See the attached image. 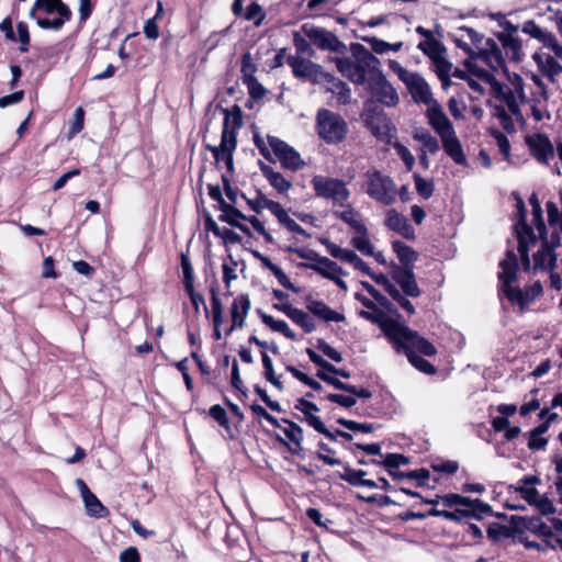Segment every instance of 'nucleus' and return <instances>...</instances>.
<instances>
[{"label": "nucleus", "mask_w": 562, "mask_h": 562, "mask_svg": "<svg viewBox=\"0 0 562 562\" xmlns=\"http://www.w3.org/2000/svg\"><path fill=\"white\" fill-rule=\"evenodd\" d=\"M499 293L506 296L512 304L519 305L520 310L524 311L533 301L535 296L541 292V286L537 285L536 291L533 289L522 291L520 288L514 286L517 280L518 260L513 250L506 252V258L499 262Z\"/></svg>", "instance_id": "1"}, {"label": "nucleus", "mask_w": 562, "mask_h": 562, "mask_svg": "<svg viewBox=\"0 0 562 562\" xmlns=\"http://www.w3.org/2000/svg\"><path fill=\"white\" fill-rule=\"evenodd\" d=\"M224 114L221 144L218 146L207 145L206 148L216 161H224L227 171L233 172V154L237 146L236 130L243 125V113L238 105H234L232 111L224 110Z\"/></svg>", "instance_id": "2"}, {"label": "nucleus", "mask_w": 562, "mask_h": 562, "mask_svg": "<svg viewBox=\"0 0 562 562\" xmlns=\"http://www.w3.org/2000/svg\"><path fill=\"white\" fill-rule=\"evenodd\" d=\"M517 209L518 221L514 226V231L518 239V252L520 254L524 265L528 267L530 263L529 247L535 245L538 238L542 240V245H549V247H552V250L554 251V249L561 244V237L557 232H553L550 238L547 237V234L542 237L538 233L537 236L532 227L529 226L526 222V207L521 199H517Z\"/></svg>", "instance_id": "3"}, {"label": "nucleus", "mask_w": 562, "mask_h": 562, "mask_svg": "<svg viewBox=\"0 0 562 562\" xmlns=\"http://www.w3.org/2000/svg\"><path fill=\"white\" fill-rule=\"evenodd\" d=\"M29 16L43 30L60 31L72 13L63 0H35Z\"/></svg>", "instance_id": "4"}, {"label": "nucleus", "mask_w": 562, "mask_h": 562, "mask_svg": "<svg viewBox=\"0 0 562 562\" xmlns=\"http://www.w3.org/2000/svg\"><path fill=\"white\" fill-rule=\"evenodd\" d=\"M316 132L329 145L341 143L348 133V125L340 114L319 109L316 114Z\"/></svg>", "instance_id": "5"}, {"label": "nucleus", "mask_w": 562, "mask_h": 562, "mask_svg": "<svg viewBox=\"0 0 562 562\" xmlns=\"http://www.w3.org/2000/svg\"><path fill=\"white\" fill-rule=\"evenodd\" d=\"M364 192L373 200L384 205H391L396 201V186L391 177L372 169L364 175Z\"/></svg>", "instance_id": "6"}, {"label": "nucleus", "mask_w": 562, "mask_h": 562, "mask_svg": "<svg viewBox=\"0 0 562 562\" xmlns=\"http://www.w3.org/2000/svg\"><path fill=\"white\" fill-rule=\"evenodd\" d=\"M311 184L318 198L331 201L334 204L345 206L350 198L347 184L340 179L316 175L312 178Z\"/></svg>", "instance_id": "7"}, {"label": "nucleus", "mask_w": 562, "mask_h": 562, "mask_svg": "<svg viewBox=\"0 0 562 562\" xmlns=\"http://www.w3.org/2000/svg\"><path fill=\"white\" fill-rule=\"evenodd\" d=\"M393 345L397 350H404L407 356L411 352L418 351L424 356L431 357L437 352L435 346L430 341L405 325H402L393 340Z\"/></svg>", "instance_id": "8"}, {"label": "nucleus", "mask_w": 562, "mask_h": 562, "mask_svg": "<svg viewBox=\"0 0 562 562\" xmlns=\"http://www.w3.org/2000/svg\"><path fill=\"white\" fill-rule=\"evenodd\" d=\"M286 64L295 78L314 85L324 82L325 78H331V74L326 72L321 65L299 55L288 56Z\"/></svg>", "instance_id": "9"}, {"label": "nucleus", "mask_w": 562, "mask_h": 562, "mask_svg": "<svg viewBox=\"0 0 562 562\" xmlns=\"http://www.w3.org/2000/svg\"><path fill=\"white\" fill-rule=\"evenodd\" d=\"M268 144L283 168L297 171L305 166L301 155L282 139L276 136H268Z\"/></svg>", "instance_id": "10"}, {"label": "nucleus", "mask_w": 562, "mask_h": 562, "mask_svg": "<svg viewBox=\"0 0 562 562\" xmlns=\"http://www.w3.org/2000/svg\"><path fill=\"white\" fill-rule=\"evenodd\" d=\"M302 32L319 49L340 52L345 47L334 33L323 27L305 23L302 26Z\"/></svg>", "instance_id": "11"}, {"label": "nucleus", "mask_w": 562, "mask_h": 562, "mask_svg": "<svg viewBox=\"0 0 562 562\" xmlns=\"http://www.w3.org/2000/svg\"><path fill=\"white\" fill-rule=\"evenodd\" d=\"M369 89L376 101L386 106H395L400 102L395 88L386 80L382 72L369 78Z\"/></svg>", "instance_id": "12"}, {"label": "nucleus", "mask_w": 562, "mask_h": 562, "mask_svg": "<svg viewBox=\"0 0 562 562\" xmlns=\"http://www.w3.org/2000/svg\"><path fill=\"white\" fill-rule=\"evenodd\" d=\"M513 89H499L497 99H499L507 108L509 113L518 121H522V114L517 98L525 101L524 80L520 76L515 75L512 80Z\"/></svg>", "instance_id": "13"}, {"label": "nucleus", "mask_w": 562, "mask_h": 562, "mask_svg": "<svg viewBox=\"0 0 562 562\" xmlns=\"http://www.w3.org/2000/svg\"><path fill=\"white\" fill-rule=\"evenodd\" d=\"M353 60L358 67V70L364 77V81H369L371 76L381 74L380 60L363 45L357 43L352 45Z\"/></svg>", "instance_id": "14"}, {"label": "nucleus", "mask_w": 562, "mask_h": 562, "mask_svg": "<svg viewBox=\"0 0 562 562\" xmlns=\"http://www.w3.org/2000/svg\"><path fill=\"white\" fill-rule=\"evenodd\" d=\"M446 507L460 506L462 510H470L474 518L481 519L483 515L491 512V506L480 499H471L459 494H447L441 497Z\"/></svg>", "instance_id": "15"}, {"label": "nucleus", "mask_w": 562, "mask_h": 562, "mask_svg": "<svg viewBox=\"0 0 562 562\" xmlns=\"http://www.w3.org/2000/svg\"><path fill=\"white\" fill-rule=\"evenodd\" d=\"M531 155L538 162L548 165L554 157V147L548 136L544 134H533L526 137Z\"/></svg>", "instance_id": "16"}, {"label": "nucleus", "mask_w": 562, "mask_h": 562, "mask_svg": "<svg viewBox=\"0 0 562 562\" xmlns=\"http://www.w3.org/2000/svg\"><path fill=\"white\" fill-rule=\"evenodd\" d=\"M358 314L361 318L379 325L384 335L392 342L403 325L396 322L395 319L389 317L384 312L380 311L378 307L375 311L371 312L362 310Z\"/></svg>", "instance_id": "17"}, {"label": "nucleus", "mask_w": 562, "mask_h": 562, "mask_svg": "<svg viewBox=\"0 0 562 562\" xmlns=\"http://www.w3.org/2000/svg\"><path fill=\"white\" fill-rule=\"evenodd\" d=\"M425 115L428 124L439 137L454 131L452 122L438 101L427 108Z\"/></svg>", "instance_id": "18"}, {"label": "nucleus", "mask_w": 562, "mask_h": 562, "mask_svg": "<svg viewBox=\"0 0 562 562\" xmlns=\"http://www.w3.org/2000/svg\"><path fill=\"white\" fill-rule=\"evenodd\" d=\"M405 85L415 102L423 103L427 105V108L432 103L437 102V100L432 98L429 85L419 74L415 72L405 82Z\"/></svg>", "instance_id": "19"}, {"label": "nucleus", "mask_w": 562, "mask_h": 562, "mask_svg": "<svg viewBox=\"0 0 562 562\" xmlns=\"http://www.w3.org/2000/svg\"><path fill=\"white\" fill-rule=\"evenodd\" d=\"M300 268L311 269L322 277L333 280L336 279L337 276H346L347 273L344 271L341 267H339L335 261L330 260L327 257L319 256L316 262L313 263H300Z\"/></svg>", "instance_id": "20"}, {"label": "nucleus", "mask_w": 562, "mask_h": 562, "mask_svg": "<svg viewBox=\"0 0 562 562\" xmlns=\"http://www.w3.org/2000/svg\"><path fill=\"white\" fill-rule=\"evenodd\" d=\"M439 138L441 140L445 153L453 160V162L460 166H465L467 157L456 131L442 135Z\"/></svg>", "instance_id": "21"}, {"label": "nucleus", "mask_w": 562, "mask_h": 562, "mask_svg": "<svg viewBox=\"0 0 562 562\" xmlns=\"http://www.w3.org/2000/svg\"><path fill=\"white\" fill-rule=\"evenodd\" d=\"M274 308L284 313L292 322L299 325L305 333H313L316 328L314 319L304 311L290 304L274 305Z\"/></svg>", "instance_id": "22"}, {"label": "nucleus", "mask_w": 562, "mask_h": 562, "mask_svg": "<svg viewBox=\"0 0 562 562\" xmlns=\"http://www.w3.org/2000/svg\"><path fill=\"white\" fill-rule=\"evenodd\" d=\"M393 279L407 296L417 297L420 295V290L415 280L413 267L396 269L393 273Z\"/></svg>", "instance_id": "23"}, {"label": "nucleus", "mask_w": 562, "mask_h": 562, "mask_svg": "<svg viewBox=\"0 0 562 562\" xmlns=\"http://www.w3.org/2000/svg\"><path fill=\"white\" fill-rule=\"evenodd\" d=\"M479 54L493 70H498L505 65L502 49L493 38L484 41Z\"/></svg>", "instance_id": "24"}, {"label": "nucleus", "mask_w": 562, "mask_h": 562, "mask_svg": "<svg viewBox=\"0 0 562 562\" xmlns=\"http://www.w3.org/2000/svg\"><path fill=\"white\" fill-rule=\"evenodd\" d=\"M306 307L316 317L324 322L340 323L345 321V315L331 310L325 302L306 297Z\"/></svg>", "instance_id": "25"}, {"label": "nucleus", "mask_w": 562, "mask_h": 562, "mask_svg": "<svg viewBox=\"0 0 562 562\" xmlns=\"http://www.w3.org/2000/svg\"><path fill=\"white\" fill-rule=\"evenodd\" d=\"M385 225L402 235L404 238L412 239L415 237V231L409 224L408 220L396 212L395 210H389L386 213Z\"/></svg>", "instance_id": "26"}, {"label": "nucleus", "mask_w": 562, "mask_h": 562, "mask_svg": "<svg viewBox=\"0 0 562 562\" xmlns=\"http://www.w3.org/2000/svg\"><path fill=\"white\" fill-rule=\"evenodd\" d=\"M250 310V300L248 295L240 294L233 301L231 307V316H232V327L228 330V334L234 330V328H241L244 326L245 319Z\"/></svg>", "instance_id": "27"}, {"label": "nucleus", "mask_w": 562, "mask_h": 562, "mask_svg": "<svg viewBox=\"0 0 562 562\" xmlns=\"http://www.w3.org/2000/svg\"><path fill=\"white\" fill-rule=\"evenodd\" d=\"M294 408L304 415L303 420H305L315 430L323 429V422L321 417L316 415V413L319 412V408L316 404L305 398H299L294 404Z\"/></svg>", "instance_id": "28"}, {"label": "nucleus", "mask_w": 562, "mask_h": 562, "mask_svg": "<svg viewBox=\"0 0 562 562\" xmlns=\"http://www.w3.org/2000/svg\"><path fill=\"white\" fill-rule=\"evenodd\" d=\"M496 36L507 58L516 63L522 60L525 54L519 37H512L510 34H497Z\"/></svg>", "instance_id": "29"}, {"label": "nucleus", "mask_w": 562, "mask_h": 562, "mask_svg": "<svg viewBox=\"0 0 562 562\" xmlns=\"http://www.w3.org/2000/svg\"><path fill=\"white\" fill-rule=\"evenodd\" d=\"M334 215L348 224L356 233L360 235L368 233L361 214L351 205L347 204L344 211H334Z\"/></svg>", "instance_id": "30"}, {"label": "nucleus", "mask_w": 562, "mask_h": 562, "mask_svg": "<svg viewBox=\"0 0 562 562\" xmlns=\"http://www.w3.org/2000/svg\"><path fill=\"white\" fill-rule=\"evenodd\" d=\"M260 170L263 177L268 180L270 186L276 189L280 194H285L291 189L292 183L284 178L282 173L276 171L269 165L260 162Z\"/></svg>", "instance_id": "31"}, {"label": "nucleus", "mask_w": 562, "mask_h": 562, "mask_svg": "<svg viewBox=\"0 0 562 562\" xmlns=\"http://www.w3.org/2000/svg\"><path fill=\"white\" fill-rule=\"evenodd\" d=\"M334 61L336 64L338 71L342 76L348 78L351 82H353L356 85H362L366 82L364 77H362V75L358 70V67L353 59L348 58V57H346V58L336 57V58H334Z\"/></svg>", "instance_id": "32"}, {"label": "nucleus", "mask_w": 562, "mask_h": 562, "mask_svg": "<svg viewBox=\"0 0 562 562\" xmlns=\"http://www.w3.org/2000/svg\"><path fill=\"white\" fill-rule=\"evenodd\" d=\"M535 61L537 63L539 69L542 71L544 76H547L552 82L555 77L562 74V65L558 63L552 56L546 55H535Z\"/></svg>", "instance_id": "33"}, {"label": "nucleus", "mask_w": 562, "mask_h": 562, "mask_svg": "<svg viewBox=\"0 0 562 562\" xmlns=\"http://www.w3.org/2000/svg\"><path fill=\"white\" fill-rule=\"evenodd\" d=\"M413 138L422 144L420 149H425L431 155L437 154L440 149L439 140L424 127L415 128L413 132Z\"/></svg>", "instance_id": "34"}, {"label": "nucleus", "mask_w": 562, "mask_h": 562, "mask_svg": "<svg viewBox=\"0 0 562 562\" xmlns=\"http://www.w3.org/2000/svg\"><path fill=\"white\" fill-rule=\"evenodd\" d=\"M535 267L551 271L555 268L557 255L549 245H542L533 255Z\"/></svg>", "instance_id": "35"}, {"label": "nucleus", "mask_w": 562, "mask_h": 562, "mask_svg": "<svg viewBox=\"0 0 562 562\" xmlns=\"http://www.w3.org/2000/svg\"><path fill=\"white\" fill-rule=\"evenodd\" d=\"M392 247L397 255L398 260L404 266L403 268L413 267V263L417 260L418 255L412 247L401 240H394L392 243Z\"/></svg>", "instance_id": "36"}, {"label": "nucleus", "mask_w": 562, "mask_h": 562, "mask_svg": "<svg viewBox=\"0 0 562 562\" xmlns=\"http://www.w3.org/2000/svg\"><path fill=\"white\" fill-rule=\"evenodd\" d=\"M284 423L289 425V427L283 428L282 431L285 437L295 446V448H290L292 453H299L302 450V441H303V429L295 423L290 422L288 419H283Z\"/></svg>", "instance_id": "37"}, {"label": "nucleus", "mask_w": 562, "mask_h": 562, "mask_svg": "<svg viewBox=\"0 0 562 562\" xmlns=\"http://www.w3.org/2000/svg\"><path fill=\"white\" fill-rule=\"evenodd\" d=\"M525 528L530 532L550 540L553 537V531L540 517H530L525 520Z\"/></svg>", "instance_id": "38"}, {"label": "nucleus", "mask_w": 562, "mask_h": 562, "mask_svg": "<svg viewBox=\"0 0 562 562\" xmlns=\"http://www.w3.org/2000/svg\"><path fill=\"white\" fill-rule=\"evenodd\" d=\"M324 82L330 83V87H328L327 90L336 93L340 103L347 104L350 101L351 91L342 80L335 78L331 75V78H325Z\"/></svg>", "instance_id": "39"}, {"label": "nucleus", "mask_w": 562, "mask_h": 562, "mask_svg": "<svg viewBox=\"0 0 562 562\" xmlns=\"http://www.w3.org/2000/svg\"><path fill=\"white\" fill-rule=\"evenodd\" d=\"M261 319L263 324L269 326L272 330L283 334L286 338L291 340L296 339L295 333L289 327L286 322L281 319L277 321L271 315L265 313L261 314Z\"/></svg>", "instance_id": "40"}, {"label": "nucleus", "mask_w": 562, "mask_h": 562, "mask_svg": "<svg viewBox=\"0 0 562 562\" xmlns=\"http://www.w3.org/2000/svg\"><path fill=\"white\" fill-rule=\"evenodd\" d=\"M417 48L420 49L426 56H428L430 60L441 55H446L445 46L436 38H428L420 42L417 45Z\"/></svg>", "instance_id": "41"}, {"label": "nucleus", "mask_w": 562, "mask_h": 562, "mask_svg": "<svg viewBox=\"0 0 562 562\" xmlns=\"http://www.w3.org/2000/svg\"><path fill=\"white\" fill-rule=\"evenodd\" d=\"M529 203L531 205L532 222L538 233L543 237L546 235V224L542 217L543 212L538 196L535 193L529 198Z\"/></svg>", "instance_id": "42"}, {"label": "nucleus", "mask_w": 562, "mask_h": 562, "mask_svg": "<svg viewBox=\"0 0 562 562\" xmlns=\"http://www.w3.org/2000/svg\"><path fill=\"white\" fill-rule=\"evenodd\" d=\"M222 214L220 215V221L229 224L235 227L238 222L246 221L247 216L244 215L239 210L232 206L228 203H223V207H221Z\"/></svg>", "instance_id": "43"}, {"label": "nucleus", "mask_w": 562, "mask_h": 562, "mask_svg": "<svg viewBox=\"0 0 562 562\" xmlns=\"http://www.w3.org/2000/svg\"><path fill=\"white\" fill-rule=\"evenodd\" d=\"M428 516L442 517L450 521H462L463 519L473 517V515L470 514V510H462L461 508H457L453 512L432 508L428 512Z\"/></svg>", "instance_id": "44"}, {"label": "nucleus", "mask_w": 562, "mask_h": 562, "mask_svg": "<svg viewBox=\"0 0 562 562\" xmlns=\"http://www.w3.org/2000/svg\"><path fill=\"white\" fill-rule=\"evenodd\" d=\"M261 360L263 366V375L268 382H270L279 391L283 390V384L278 376L274 374L273 363L267 352H261Z\"/></svg>", "instance_id": "45"}, {"label": "nucleus", "mask_w": 562, "mask_h": 562, "mask_svg": "<svg viewBox=\"0 0 562 562\" xmlns=\"http://www.w3.org/2000/svg\"><path fill=\"white\" fill-rule=\"evenodd\" d=\"M85 506L89 515L102 518L108 515V509L102 505L99 498L93 494H89L83 498Z\"/></svg>", "instance_id": "46"}, {"label": "nucleus", "mask_w": 562, "mask_h": 562, "mask_svg": "<svg viewBox=\"0 0 562 562\" xmlns=\"http://www.w3.org/2000/svg\"><path fill=\"white\" fill-rule=\"evenodd\" d=\"M366 474L367 473L363 470H353L350 467L346 465L344 468V472L339 473V477L348 482L352 486H360V482L363 480V476Z\"/></svg>", "instance_id": "47"}, {"label": "nucleus", "mask_w": 562, "mask_h": 562, "mask_svg": "<svg viewBox=\"0 0 562 562\" xmlns=\"http://www.w3.org/2000/svg\"><path fill=\"white\" fill-rule=\"evenodd\" d=\"M369 43H370V45L372 47V50L374 53H376V54H384L387 50L397 52L403 46L402 42L390 44V43H387V42H385L383 40L376 38V37H373V38L369 40Z\"/></svg>", "instance_id": "48"}, {"label": "nucleus", "mask_w": 562, "mask_h": 562, "mask_svg": "<svg viewBox=\"0 0 562 562\" xmlns=\"http://www.w3.org/2000/svg\"><path fill=\"white\" fill-rule=\"evenodd\" d=\"M351 244L357 250H359L363 255H374V247L368 238V233L363 235L359 234V236L352 237Z\"/></svg>", "instance_id": "49"}, {"label": "nucleus", "mask_w": 562, "mask_h": 562, "mask_svg": "<svg viewBox=\"0 0 562 562\" xmlns=\"http://www.w3.org/2000/svg\"><path fill=\"white\" fill-rule=\"evenodd\" d=\"M409 362L418 369L420 372H424L426 374H435L436 368L426 359L423 357L416 355L415 352H411L407 356Z\"/></svg>", "instance_id": "50"}, {"label": "nucleus", "mask_w": 562, "mask_h": 562, "mask_svg": "<svg viewBox=\"0 0 562 562\" xmlns=\"http://www.w3.org/2000/svg\"><path fill=\"white\" fill-rule=\"evenodd\" d=\"M397 156L403 160L407 171H412L415 166V157L411 150L400 142L393 145Z\"/></svg>", "instance_id": "51"}, {"label": "nucleus", "mask_w": 562, "mask_h": 562, "mask_svg": "<svg viewBox=\"0 0 562 562\" xmlns=\"http://www.w3.org/2000/svg\"><path fill=\"white\" fill-rule=\"evenodd\" d=\"M211 305L213 325L214 327H221L223 324V305L215 290H212Z\"/></svg>", "instance_id": "52"}, {"label": "nucleus", "mask_w": 562, "mask_h": 562, "mask_svg": "<svg viewBox=\"0 0 562 562\" xmlns=\"http://www.w3.org/2000/svg\"><path fill=\"white\" fill-rule=\"evenodd\" d=\"M414 181L416 191L422 198L427 200L432 195L434 184L431 181L424 179L418 173L414 175Z\"/></svg>", "instance_id": "53"}, {"label": "nucleus", "mask_w": 562, "mask_h": 562, "mask_svg": "<svg viewBox=\"0 0 562 562\" xmlns=\"http://www.w3.org/2000/svg\"><path fill=\"white\" fill-rule=\"evenodd\" d=\"M337 423L351 431L369 434L374 430L373 424L358 423V422L346 419V418H339L337 420Z\"/></svg>", "instance_id": "54"}, {"label": "nucleus", "mask_w": 562, "mask_h": 562, "mask_svg": "<svg viewBox=\"0 0 562 562\" xmlns=\"http://www.w3.org/2000/svg\"><path fill=\"white\" fill-rule=\"evenodd\" d=\"M316 376L318 379H321L322 381L333 385L337 390L345 391V392H353L355 391V385L344 383L339 379L331 376L324 371H318L316 373Z\"/></svg>", "instance_id": "55"}, {"label": "nucleus", "mask_w": 562, "mask_h": 562, "mask_svg": "<svg viewBox=\"0 0 562 562\" xmlns=\"http://www.w3.org/2000/svg\"><path fill=\"white\" fill-rule=\"evenodd\" d=\"M434 65L435 72L437 76L443 81L448 80L449 72L451 69V64L447 60L445 55H441L431 60Z\"/></svg>", "instance_id": "56"}, {"label": "nucleus", "mask_w": 562, "mask_h": 562, "mask_svg": "<svg viewBox=\"0 0 562 562\" xmlns=\"http://www.w3.org/2000/svg\"><path fill=\"white\" fill-rule=\"evenodd\" d=\"M409 460L404 454L400 453H387L384 458V460L381 462L387 471L389 470H396L401 465L408 464Z\"/></svg>", "instance_id": "57"}, {"label": "nucleus", "mask_w": 562, "mask_h": 562, "mask_svg": "<svg viewBox=\"0 0 562 562\" xmlns=\"http://www.w3.org/2000/svg\"><path fill=\"white\" fill-rule=\"evenodd\" d=\"M319 452L317 458L322 460L327 465H340L341 461L339 459L333 458L329 453H334V450L325 442L318 443Z\"/></svg>", "instance_id": "58"}, {"label": "nucleus", "mask_w": 562, "mask_h": 562, "mask_svg": "<svg viewBox=\"0 0 562 562\" xmlns=\"http://www.w3.org/2000/svg\"><path fill=\"white\" fill-rule=\"evenodd\" d=\"M540 43L552 50L555 57L562 58V45L559 44L557 37L552 33L547 31Z\"/></svg>", "instance_id": "59"}, {"label": "nucleus", "mask_w": 562, "mask_h": 562, "mask_svg": "<svg viewBox=\"0 0 562 562\" xmlns=\"http://www.w3.org/2000/svg\"><path fill=\"white\" fill-rule=\"evenodd\" d=\"M241 196L246 200L248 206L256 213H260L263 209H267L266 202H269L270 200L260 191H258L257 195L252 199L247 198L245 194H241Z\"/></svg>", "instance_id": "60"}, {"label": "nucleus", "mask_w": 562, "mask_h": 562, "mask_svg": "<svg viewBox=\"0 0 562 562\" xmlns=\"http://www.w3.org/2000/svg\"><path fill=\"white\" fill-rule=\"evenodd\" d=\"M181 268L183 272V284L184 288H191L193 285V268L191 266L190 259L187 255L181 254Z\"/></svg>", "instance_id": "61"}, {"label": "nucleus", "mask_w": 562, "mask_h": 562, "mask_svg": "<svg viewBox=\"0 0 562 562\" xmlns=\"http://www.w3.org/2000/svg\"><path fill=\"white\" fill-rule=\"evenodd\" d=\"M306 353L310 358V360L318 366L322 371L330 373L331 371H336V367L326 361L323 357H321L317 352H315L313 349L307 348Z\"/></svg>", "instance_id": "62"}, {"label": "nucleus", "mask_w": 562, "mask_h": 562, "mask_svg": "<svg viewBox=\"0 0 562 562\" xmlns=\"http://www.w3.org/2000/svg\"><path fill=\"white\" fill-rule=\"evenodd\" d=\"M246 20L255 21V25L259 26L265 18L261 7L252 2L248 5L245 14Z\"/></svg>", "instance_id": "63"}, {"label": "nucleus", "mask_w": 562, "mask_h": 562, "mask_svg": "<svg viewBox=\"0 0 562 562\" xmlns=\"http://www.w3.org/2000/svg\"><path fill=\"white\" fill-rule=\"evenodd\" d=\"M244 83L248 87L249 94L254 99H260L266 94V89L257 80L256 77L244 80Z\"/></svg>", "instance_id": "64"}]
</instances>
